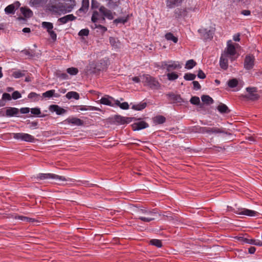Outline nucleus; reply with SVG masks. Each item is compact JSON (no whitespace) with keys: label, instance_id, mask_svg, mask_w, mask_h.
I'll return each instance as SVG.
<instances>
[{"label":"nucleus","instance_id":"1","mask_svg":"<svg viewBox=\"0 0 262 262\" xmlns=\"http://www.w3.org/2000/svg\"><path fill=\"white\" fill-rule=\"evenodd\" d=\"M139 214L137 219L144 222H149L155 220L157 216V212L156 209L152 210L141 209L138 211Z\"/></svg>","mask_w":262,"mask_h":262},{"label":"nucleus","instance_id":"2","mask_svg":"<svg viewBox=\"0 0 262 262\" xmlns=\"http://www.w3.org/2000/svg\"><path fill=\"white\" fill-rule=\"evenodd\" d=\"M238 47L237 43H233L232 41L230 40L227 41V47L225 49L224 52L222 53L226 55L229 58L231 61L234 60L237 56L236 55V49Z\"/></svg>","mask_w":262,"mask_h":262},{"label":"nucleus","instance_id":"3","mask_svg":"<svg viewBox=\"0 0 262 262\" xmlns=\"http://www.w3.org/2000/svg\"><path fill=\"white\" fill-rule=\"evenodd\" d=\"M140 78L145 85H148L151 89L158 90L160 87V84L158 80L149 75L144 74L140 76Z\"/></svg>","mask_w":262,"mask_h":262},{"label":"nucleus","instance_id":"4","mask_svg":"<svg viewBox=\"0 0 262 262\" xmlns=\"http://www.w3.org/2000/svg\"><path fill=\"white\" fill-rule=\"evenodd\" d=\"M181 65L178 61L168 60L163 61L160 63V68L161 69H166L168 72L181 68Z\"/></svg>","mask_w":262,"mask_h":262},{"label":"nucleus","instance_id":"5","mask_svg":"<svg viewBox=\"0 0 262 262\" xmlns=\"http://www.w3.org/2000/svg\"><path fill=\"white\" fill-rule=\"evenodd\" d=\"M36 178L39 180L53 179L57 182L69 181L71 180L70 178H66L63 176H58L53 173H39L37 175Z\"/></svg>","mask_w":262,"mask_h":262},{"label":"nucleus","instance_id":"6","mask_svg":"<svg viewBox=\"0 0 262 262\" xmlns=\"http://www.w3.org/2000/svg\"><path fill=\"white\" fill-rule=\"evenodd\" d=\"M12 137L15 139L29 142H34L35 140L32 135L24 133H12Z\"/></svg>","mask_w":262,"mask_h":262},{"label":"nucleus","instance_id":"7","mask_svg":"<svg viewBox=\"0 0 262 262\" xmlns=\"http://www.w3.org/2000/svg\"><path fill=\"white\" fill-rule=\"evenodd\" d=\"M234 212L239 215H245L248 216H256L259 215L257 211L250 210L245 208H239L233 210Z\"/></svg>","mask_w":262,"mask_h":262},{"label":"nucleus","instance_id":"8","mask_svg":"<svg viewBox=\"0 0 262 262\" xmlns=\"http://www.w3.org/2000/svg\"><path fill=\"white\" fill-rule=\"evenodd\" d=\"M201 130L203 133H207L209 135L211 134H228L227 132L226 131V129L224 128H219L217 127H204L201 128Z\"/></svg>","mask_w":262,"mask_h":262},{"label":"nucleus","instance_id":"9","mask_svg":"<svg viewBox=\"0 0 262 262\" xmlns=\"http://www.w3.org/2000/svg\"><path fill=\"white\" fill-rule=\"evenodd\" d=\"M99 12L103 15L102 21H105V18L112 20L114 17V15H116L115 12H113L111 10L107 9L103 6H101L99 8Z\"/></svg>","mask_w":262,"mask_h":262},{"label":"nucleus","instance_id":"10","mask_svg":"<svg viewBox=\"0 0 262 262\" xmlns=\"http://www.w3.org/2000/svg\"><path fill=\"white\" fill-rule=\"evenodd\" d=\"M255 58L252 55H247L244 60V68L247 70L252 69L254 65Z\"/></svg>","mask_w":262,"mask_h":262},{"label":"nucleus","instance_id":"11","mask_svg":"<svg viewBox=\"0 0 262 262\" xmlns=\"http://www.w3.org/2000/svg\"><path fill=\"white\" fill-rule=\"evenodd\" d=\"M4 109H5V116L8 117H17L19 113V109L16 107H8Z\"/></svg>","mask_w":262,"mask_h":262},{"label":"nucleus","instance_id":"12","mask_svg":"<svg viewBox=\"0 0 262 262\" xmlns=\"http://www.w3.org/2000/svg\"><path fill=\"white\" fill-rule=\"evenodd\" d=\"M47 9L50 11L52 12L54 14H57L60 15L62 13V11H63V5L56 6L53 5L51 4H49L47 5Z\"/></svg>","mask_w":262,"mask_h":262},{"label":"nucleus","instance_id":"13","mask_svg":"<svg viewBox=\"0 0 262 262\" xmlns=\"http://www.w3.org/2000/svg\"><path fill=\"white\" fill-rule=\"evenodd\" d=\"M246 90L248 93L246 96L247 98L254 100L258 98V95L256 94V89L255 88H247Z\"/></svg>","mask_w":262,"mask_h":262},{"label":"nucleus","instance_id":"14","mask_svg":"<svg viewBox=\"0 0 262 262\" xmlns=\"http://www.w3.org/2000/svg\"><path fill=\"white\" fill-rule=\"evenodd\" d=\"M20 5V4L19 2H15L6 7L5 9V12L7 14H14L15 10L18 9Z\"/></svg>","mask_w":262,"mask_h":262},{"label":"nucleus","instance_id":"15","mask_svg":"<svg viewBox=\"0 0 262 262\" xmlns=\"http://www.w3.org/2000/svg\"><path fill=\"white\" fill-rule=\"evenodd\" d=\"M49 110L51 112H55L58 115H63L67 112L66 110L56 104L50 105Z\"/></svg>","mask_w":262,"mask_h":262},{"label":"nucleus","instance_id":"16","mask_svg":"<svg viewBox=\"0 0 262 262\" xmlns=\"http://www.w3.org/2000/svg\"><path fill=\"white\" fill-rule=\"evenodd\" d=\"M115 99L113 97L106 96L100 100V103L104 105L114 106L115 105Z\"/></svg>","mask_w":262,"mask_h":262},{"label":"nucleus","instance_id":"17","mask_svg":"<svg viewBox=\"0 0 262 262\" xmlns=\"http://www.w3.org/2000/svg\"><path fill=\"white\" fill-rule=\"evenodd\" d=\"M198 32L204 39H211L213 37L212 31L206 29H200L198 30Z\"/></svg>","mask_w":262,"mask_h":262},{"label":"nucleus","instance_id":"18","mask_svg":"<svg viewBox=\"0 0 262 262\" xmlns=\"http://www.w3.org/2000/svg\"><path fill=\"white\" fill-rule=\"evenodd\" d=\"M239 242L243 243H247L250 245H260L258 242H257L256 239H250L244 236H237L235 237Z\"/></svg>","mask_w":262,"mask_h":262},{"label":"nucleus","instance_id":"19","mask_svg":"<svg viewBox=\"0 0 262 262\" xmlns=\"http://www.w3.org/2000/svg\"><path fill=\"white\" fill-rule=\"evenodd\" d=\"M184 0H166V6L169 9H172L181 5Z\"/></svg>","mask_w":262,"mask_h":262},{"label":"nucleus","instance_id":"20","mask_svg":"<svg viewBox=\"0 0 262 262\" xmlns=\"http://www.w3.org/2000/svg\"><path fill=\"white\" fill-rule=\"evenodd\" d=\"M76 18L75 16H74L73 14H69L66 15L62 17L59 18L57 21L59 22V25L61 24H65L69 22V21H72L75 20Z\"/></svg>","mask_w":262,"mask_h":262},{"label":"nucleus","instance_id":"21","mask_svg":"<svg viewBox=\"0 0 262 262\" xmlns=\"http://www.w3.org/2000/svg\"><path fill=\"white\" fill-rule=\"evenodd\" d=\"M148 126V124L144 121H139L133 124L132 127L134 130H139Z\"/></svg>","mask_w":262,"mask_h":262},{"label":"nucleus","instance_id":"22","mask_svg":"<svg viewBox=\"0 0 262 262\" xmlns=\"http://www.w3.org/2000/svg\"><path fill=\"white\" fill-rule=\"evenodd\" d=\"M229 59V58L226 56V55L222 54L220 60V65L222 69L226 70L228 68V61Z\"/></svg>","mask_w":262,"mask_h":262},{"label":"nucleus","instance_id":"23","mask_svg":"<svg viewBox=\"0 0 262 262\" xmlns=\"http://www.w3.org/2000/svg\"><path fill=\"white\" fill-rule=\"evenodd\" d=\"M68 1L70 2V4L66 7L63 6V11H62V14L70 12L76 5V2L74 0H68Z\"/></svg>","mask_w":262,"mask_h":262},{"label":"nucleus","instance_id":"24","mask_svg":"<svg viewBox=\"0 0 262 262\" xmlns=\"http://www.w3.org/2000/svg\"><path fill=\"white\" fill-rule=\"evenodd\" d=\"M66 121L69 124H73L77 126L81 125L83 124L81 119L75 117L69 118L66 120Z\"/></svg>","mask_w":262,"mask_h":262},{"label":"nucleus","instance_id":"25","mask_svg":"<svg viewBox=\"0 0 262 262\" xmlns=\"http://www.w3.org/2000/svg\"><path fill=\"white\" fill-rule=\"evenodd\" d=\"M89 7V0H82V6L77 11V12H83L85 13L88 10Z\"/></svg>","mask_w":262,"mask_h":262},{"label":"nucleus","instance_id":"26","mask_svg":"<svg viewBox=\"0 0 262 262\" xmlns=\"http://www.w3.org/2000/svg\"><path fill=\"white\" fill-rule=\"evenodd\" d=\"M102 17L99 14V13L97 11H94L91 20L93 23H97L99 21L100 23H102L103 21H102Z\"/></svg>","mask_w":262,"mask_h":262},{"label":"nucleus","instance_id":"27","mask_svg":"<svg viewBox=\"0 0 262 262\" xmlns=\"http://www.w3.org/2000/svg\"><path fill=\"white\" fill-rule=\"evenodd\" d=\"M20 11L26 17H30L33 15L32 11L29 8L25 7H21Z\"/></svg>","mask_w":262,"mask_h":262},{"label":"nucleus","instance_id":"28","mask_svg":"<svg viewBox=\"0 0 262 262\" xmlns=\"http://www.w3.org/2000/svg\"><path fill=\"white\" fill-rule=\"evenodd\" d=\"M66 97L68 99L73 98L75 100H78L79 99V95L78 93L76 92L71 91L67 93Z\"/></svg>","mask_w":262,"mask_h":262},{"label":"nucleus","instance_id":"29","mask_svg":"<svg viewBox=\"0 0 262 262\" xmlns=\"http://www.w3.org/2000/svg\"><path fill=\"white\" fill-rule=\"evenodd\" d=\"M165 37L167 40H171L175 43H177L178 41V38L170 32L166 33L165 35Z\"/></svg>","mask_w":262,"mask_h":262},{"label":"nucleus","instance_id":"30","mask_svg":"<svg viewBox=\"0 0 262 262\" xmlns=\"http://www.w3.org/2000/svg\"><path fill=\"white\" fill-rule=\"evenodd\" d=\"M115 105L118 106L123 110H127L129 108V105L127 102H124L123 103H121L118 100H115Z\"/></svg>","mask_w":262,"mask_h":262},{"label":"nucleus","instance_id":"31","mask_svg":"<svg viewBox=\"0 0 262 262\" xmlns=\"http://www.w3.org/2000/svg\"><path fill=\"white\" fill-rule=\"evenodd\" d=\"M167 97L172 101V102H179L181 99L180 96L173 93H169L167 94Z\"/></svg>","mask_w":262,"mask_h":262},{"label":"nucleus","instance_id":"32","mask_svg":"<svg viewBox=\"0 0 262 262\" xmlns=\"http://www.w3.org/2000/svg\"><path fill=\"white\" fill-rule=\"evenodd\" d=\"M201 99L202 101L207 104H210L213 102L212 98L208 95H203Z\"/></svg>","mask_w":262,"mask_h":262},{"label":"nucleus","instance_id":"33","mask_svg":"<svg viewBox=\"0 0 262 262\" xmlns=\"http://www.w3.org/2000/svg\"><path fill=\"white\" fill-rule=\"evenodd\" d=\"M146 106V102H141L139 104L133 105L132 108L135 110L141 111Z\"/></svg>","mask_w":262,"mask_h":262},{"label":"nucleus","instance_id":"34","mask_svg":"<svg viewBox=\"0 0 262 262\" xmlns=\"http://www.w3.org/2000/svg\"><path fill=\"white\" fill-rule=\"evenodd\" d=\"M167 79L170 81L176 80L179 77L178 74L176 72H168L167 74Z\"/></svg>","mask_w":262,"mask_h":262},{"label":"nucleus","instance_id":"35","mask_svg":"<svg viewBox=\"0 0 262 262\" xmlns=\"http://www.w3.org/2000/svg\"><path fill=\"white\" fill-rule=\"evenodd\" d=\"M41 25L43 28L47 29L48 32L53 30V25L51 23L43 21Z\"/></svg>","mask_w":262,"mask_h":262},{"label":"nucleus","instance_id":"36","mask_svg":"<svg viewBox=\"0 0 262 262\" xmlns=\"http://www.w3.org/2000/svg\"><path fill=\"white\" fill-rule=\"evenodd\" d=\"M90 69H87V72H89L90 73H95L96 71H100L101 69L97 67L94 63L90 64ZM89 68V67H88Z\"/></svg>","mask_w":262,"mask_h":262},{"label":"nucleus","instance_id":"37","mask_svg":"<svg viewBox=\"0 0 262 262\" xmlns=\"http://www.w3.org/2000/svg\"><path fill=\"white\" fill-rule=\"evenodd\" d=\"M217 110L221 113H227L229 112L228 107L224 104H221L217 106Z\"/></svg>","mask_w":262,"mask_h":262},{"label":"nucleus","instance_id":"38","mask_svg":"<svg viewBox=\"0 0 262 262\" xmlns=\"http://www.w3.org/2000/svg\"><path fill=\"white\" fill-rule=\"evenodd\" d=\"M55 91L54 90H51L48 91H46V92L43 93L42 94V96L45 98H50L52 97V96H54L55 97H57V96L55 95Z\"/></svg>","mask_w":262,"mask_h":262},{"label":"nucleus","instance_id":"39","mask_svg":"<svg viewBox=\"0 0 262 262\" xmlns=\"http://www.w3.org/2000/svg\"><path fill=\"white\" fill-rule=\"evenodd\" d=\"M39 97L40 96L39 94L34 92L30 93L28 96V98L32 99L33 101H38Z\"/></svg>","mask_w":262,"mask_h":262},{"label":"nucleus","instance_id":"40","mask_svg":"<svg viewBox=\"0 0 262 262\" xmlns=\"http://www.w3.org/2000/svg\"><path fill=\"white\" fill-rule=\"evenodd\" d=\"M150 244L155 246L158 248H161L162 246L161 241L157 239H152L150 241Z\"/></svg>","mask_w":262,"mask_h":262},{"label":"nucleus","instance_id":"41","mask_svg":"<svg viewBox=\"0 0 262 262\" xmlns=\"http://www.w3.org/2000/svg\"><path fill=\"white\" fill-rule=\"evenodd\" d=\"M196 65V62L193 59L188 60L185 64V68L191 69Z\"/></svg>","mask_w":262,"mask_h":262},{"label":"nucleus","instance_id":"42","mask_svg":"<svg viewBox=\"0 0 262 262\" xmlns=\"http://www.w3.org/2000/svg\"><path fill=\"white\" fill-rule=\"evenodd\" d=\"M110 42L112 46L116 48H118L119 47L120 42L117 39L114 37L110 38Z\"/></svg>","mask_w":262,"mask_h":262},{"label":"nucleus","instance_id":"43","mask_svg":"<svg viewBox=\"0 0 262 262\" xmlns=\"http://www.w3.org/2000/svg\"><path fill=\"white\" fill-rule=\"evenodd\" d=\"M238 81L236 79L233 78L228 81V85L231 88H233L237 85Z\"/></svg>","mask_w":262,"mask_h":262},{"label":"nucleus","instance_id":"44","mask_svg":"<svg viewBox=\"0 0 262 262\" xmlns=\"http://www.w3.org/2000/svg\"><path fill=\"white\" fill-rule=\"evenodd\" d=\"M195 77H196V75L195 74L190 73H186V74H185V75L184 76V78L186 80H188V81L193 80L195 78Z\"/></svg>","mask_w":262,"mask_h":262},{"label":"nucleus","instance_id":"45","mask_svg":"<svg viewBox=\"0 0 262 262\" xmlns=\"http://www.w3.org/2000/svg\"><path fill=\"white\" fill-rule=\"evenodd\" d=\"M80 111H88V110H91V111H99L100 109L98 107H95V106H82L79 108Z\"/></svg>","mask_w":262,"mask_h":262},{"label":"nucleus","instance_id":"46","mask_svg":"<svg viewBox=\"0 0 262 262\" xmlns=\"http://www.w3.org/2000/svg\"><path fill=\"white\" fill-rule=\"evenodd\" d=\"M67 72L71 75H75L78 73L77 68L72 67L67 69Z\"/></svg>","mask_w":262,"mask_h":262},{"label":"nucleus","instance_id":"47","mask_svg":"<svg viewBox=\"0 0 262 262\" xmlns=\"http://www.w3.org/2000/svg\"><path fill=\"white\" fill-rule=\"evenodd\" d=\"M166 119L163 116H158L155 117V121L158 124H162L165 122Z\"/></svg>","mask_w":262,"mask_h":262},{"label":"nucleus","instance_id":"48","mask_svg":"<svg viewBox=\"0 0 262 262\" xmlns=\"http://www.w3.org/2000/svg\"><path fill=\"white\" fill-rule=\"evenodd\" d=\"M25 75V74L23 73L21 71L18 70L15 71L13 72L12 76L13 77L15 78H20Z\"/></svg>","mask_w":262,"mask_h":262},{"label":"nucleus","instance_id":"49","mask_svg":"<svg viewBox=\"0 0 262 262\" xmlns=\"http://www.w3.org/2000/svg\"><path fill=\"white\" fill-rule=\"evenodd\" d=\"M190 102L192 104L198 105L200 102V98L196 96L192 97L190 100Z\"/></svg>","mask_w":262,"mask_h":262},{"label":"nucleus","instance_id":"50","mask_svg":"<svg viewBox=\"0 0 262 262\" xmlns=\"http://www.w3.org/2000/svg\"><path fill=\"white\" fill-rule=\"evenodd\" d=\"M89 34V30L88 29H83L81 30L79 33L78 35L80 36H87Z\"/></svg>","mask_w":262,"mask_h":262},{"label":"nucleus","instance_id":"51","mask_svg":"<svg viewBox=\"0 0 262 262\" xmlns=\"http://www.w3.org/2000/svg\"><path fill=\"white\" fill-rule=\"evenodd\" d=\"M184 10L180 8L176 9L174 10V15L176 17H179L182 15Z\"/></svg>","mask_w":262,"mask_h":262},{"label":"nucleus","instance_id":"52","mask_svg":"<svg viewBox=\"0 0 262 262\" xmlns=\"http://www.w3.org/2000/svg\"><path fill=\"white\" fill-rule=\"evenodd\" d=\"M21 97L20 93L18 91H15L12 94V98L16 100Z\"/></svg>","mask_w":262,"mask_h":262},{"label":"nucleus","instance_id":"53","mask_svg":"<svg viewBox=\"0 0 262 262\" xmlns=\"http://www.w3.org/2000/svg\"><path fill=\"white\" fill-rule=\"evenodd\" d=\"M31 114L35 115H39L41 114L40 110L39 108L35 107L31 109Z\"/></svg>","mask_w":262,"mask_h":262},{"label":"nucleus","instance_id":"54","mask_svg":"<svg viewBox=\"0 0 262 262\" xmlns=\"http://www.w3.org/2000/svg\"><path fill=\"white\" fill-rule=\"evenodd\" d=\"M48 33L49 34L51 38L53 40H55L56 39V38H57V35L55 33V32L52 30L48 32Z\"/></svg>","mask_w":262,"mask_h":262},{"label":"nucleus","instance_id":"55","mask_svg":"<svg viewBox=\"0 0 262 262\" xmlns=\"http://www.w3.org/2000/svg\"><path fill=\"white\" fill-rule=\"evenodd\" d=\"M127 19L126 18H118L117 19H116L114 20V23L118 24V23H123L124 24L125 22H126Z\"/></svg>","mask_w":262,"mask_h":262},{"label":"nucleus","instance_id":"56","mask_svg":"<svg viewBox=\"0 0 262 262\" xmlns=\"http://www.w3.org/2000/svg\"><path fill=\"white\" fill-rule=\"evenodd\" d=\"M15 219H18L24 222H28V220H29V217L27 216L18 215L16 216Z\"/></svg>","mask_w":262,"mask_h":262},{"label":"nucleus","instance_id":"57","mask_svg":"<svg viewBox=\"0 0 262 262\" xmlns=\"http://www.w3.org/2000/svg\"><path fill=\"white\" fill-rule=\"evenodd\" d=\"M193 88L195 90H199L201 89V85L198 81H193L192 82Z\"/></svg>","mask_w":262,"mask_h":262},{"label":"nucleus","instance_id":"58","mask_svg":"<svg viewBox=\"0 0 262 262\" xmlns=\"http://www.w3.org/2000/svg\"><path fill=\"white\" fill-rule=\"evenodd\" d=\"M198 77L201 79H204L206 77V75L201 70H200L198 72Z\"/></svg>","mask_w":262,"mask_h":262},{"label":"nucleus","instance_id":"59","mask_svg":"<svg viewBox=\"0 0 262 262\" xmlns=\"http://www.w3.org/2000/svg\"><path fill=\"white\" fill-rule=\"evenodd\" d=\"M19 110V112L21 114H27L30 112V108L29 107H23Z\"/></svg>","mask_w":262,"mask_h":262},{"label":"nucleus","instance_id":"60","mask_svg":"<svg viewBox=\"0 0 262 262\" xmlns=\"http://www.w3.org/2000/svg\"><path fill=\"white\" fill-rule=\"evenodd\" d=\"M2 98L4 100H10L11 99V96L8 93H4L3 94Z\"/></svg>","mask_w":262,"mask_h":262},{"label":"nucleus","instance_id":"61","mask_svg":"<svg viewBox=\"0 0 262 262\" xmlns=\"http://www.w3.org/2000/svg\"><path fill=\"white\" fill-rule=\"evenodd\" d=\"M119 120H118V121L120 122L121 124H124L125 123H127V121H126V119H128V118H126L125 117H120L118 118Z\"/></svg>","mask_w":262,"mask_h":262},{"label":"nucleus","instance_id":"62","mask_svg":"<svg viewBox=\"0 0 262 262\" xmlns=\"http://www.w3.org/2000/svg\"><path fill=\"white\" fill-rule=\"evenodd\" d=\"M256 251V248L254 247H251L248 249V252L250 254H254Z\"/></svg>","mask_w":262,"mask_h":262},{"label":"nucleus","instance_id":"63","mask_svg":"<svg viewBox=\"0 0 262 262\" xmlns=\"http://www.w3.org/2000/svg\"><path fill=\"white\" fill-rule=\"evenodd\" d=\"M131 79L135 83H139L141 81L140 78L138 77H132Z\"/></svg>","mask_w":262,"mask_h":262},{"label":"nucleus","instance_id":"64","mask_svg":"<svg viewBox=\"0 0 262 262\" xmlns=\"http://www.w3.org/2000/svg\"><path fill=\"white\" fill-rule=\"evenodd\" d=\"M233 39L235 41H239L240 40L239 34H235L233 36Z\"/></svg>","mask_w":262,"mask_h":262}]
</instances>
